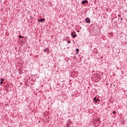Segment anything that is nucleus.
I'll return each instance as SVG.
<instances>
[{
	"label": "nucleus",
	"mask_w": 127,
	"mask_h": 127,
	"mask_svg": "<svg viewBox=\"0 0 127 127\" xmlns=\"http://www.w3.org/2000/svg\"><path fill=\"white\" fill-rule=\"evenodd\" d=\"M93 102L95 104H98V103H100L101 101L99 99H97V97H95L93 99Z\"/></svg>",
	"instance_id": "f257e3e1"
},
{
	"label": "nucleus",
	"mask_w": 127,
	"mask_h": 127,
	"mask_svg": "<svg viewBox=\"0 0 127 127\" xmlns=\"http://www.w3.org/2000/svg\"><path fill=\"white\" fill-rule=\"evenodd\" d=\"M85 21L86 23H91V20L90 19V18L87 17L85 19Z\"/></svg>",
	"instance_id": "f03ea898"
},
{
	"label": "nucleus",
	"mask_w": 127,
	"mask_h": 127,
	"mask_svg": "<svg viewBox=\"0 0 127 127\" xmlns=\"http://www.w3.org/2000/svg\"><path fill=\"white\" fill-rule=\"evenodd\" d=\"M86 3H88V0H83L81 2V4H86Z\"/></svg>",
	"instance_id": "7ed1b4c3"
},
{
	"label": "nucleus",
	"mask_w": 127,
	"mask_h": 127,
	"mask_svg": "<svg viewBox=\"0 0 127 127\" xmlns=\"http://www.w3.org/2000/svg\"><path fill=\"white\" fill-rule=\"evenodd\" d=\"M71 35L72 38H75V37H76L77 36V34H74V33H71Z\"/></svg>",
	"instance_id": "20e7f679"
},
{
	"label": "nucleus",
	"mask_w": 127,
	"mask_h": 127,
	"mask_svg": "<svg viewBox=\"0 0 127 127\" xmlns=\"http://www.w3.org/2000/svg\"><path fill=\"white\" fill-rule=\"evenodd\" d=\"M43 22V21H45V18H41L39 20H38V22Z\"/></svg>",
	"instance_id": "39448f33"
},
{
	"label": "nucleus",
	"mask_w": 127,
	"mask_h": 127,
	"mask_svg": "<svg viewBox=\"0 0 127 127\" xmlns=\"http://www.w3.org/2000/svg\"><path fill=\"white\" fill-rule=\"evenodd\" d=\"M44 52H48V51H49V49L46 48V49H45L44 50Z\"/></svg>",
	"instance_id": "423d86ee"
},
{
	"label": "nucleus",
	"mask_w": 127,
	"mask_h": 127,
	"mask_svg": "<svg viewBox=\"0 0 127 127\" xmlns=\"http://www.w3.org/2000/svg\"><path fill=\"white\" fill-rule=\"evenodd\" d=\"M75 51L77 52L76 54H78L79 53V49H76Z\"/></svg>",
	"instance_id": "0eeeda50"
},
{
	"label": "nucleus",
	"mask_w": 127,
	"mask_h": 127,
	"mask_svg": "<svg viewBox=\"0 0 127 127\" xmlns=\"http://www.w3.org/2000/svg\"><path fill=\"white\" fill-rule=\"evenodd\" d=\"M18 37H19L20 39H21V38H23V37H22V35H19L18 36Z\"/></svg>",
	"instance_id": "6e6552de"
},
{
	"label": "nucleus",
	"mask_w": 127,
	"mask_h": 127,
	"mask_svg": "<svg viewBox=\"0 0 127 127\" xmlns=\"http://www.w3.org/2000/svg\"><path fill=\"white\" fill-rule=\"evenodd\" d=\"M0 81L2 82H4V79L3 78H0Z\"/></svg>",
	"instance_id": "1a4fd4ad"
},
{
	"label": "nucleus",
	"mask_w": 127,
	"mask_h": 127,
	"mask_svg": "<svg viewBox=\"0 0 127 127\" xmlns=\"http://www.w3.org/2000/svg\"><path fill=\"white\" fill-rule=\"evenodd\" d=\"M69 126H70V124H66L67 127H69Z\"/></svg>",
	"instance_id": "9d476101"
},
{
	"label": "nucleus",
	"mask_w": 127,
	"mask_h": 127,
	"mask_svg": "<svg viewBox=\"0 0 127 127\" xmlns=\"http://www.w3.org/2000/svg\"><path fill=\"white\" fill-rule=\"evenodd\" d=\"M113 114H117V112H116V111H113Z\"/></svg>",
	"instance_id": "9b49d317"
},
{
	"label": "nucleus",
	"mask_w": 127,
	"mask_h": 127,
	"mask_svg": "<svg viewBox=\"0 0 127 127\" xmlns=\"http://www.w3.org/2000/svg\"><path fill=\"white\" fill-rule=\"evenodd\" d=\"M67 43H68V44L71 43V41H67Z\"/></svg>",
	"instance_id": "f8f14e48"
},
{
	"label": "nucleus",
	"mask_w": 127,
	"mask_h": 127,
	"mask_svg": "<svg viewBox=\"0 0 127 127\" xmlns=\"http://www.w3.org/2000/svg\"><path fill=\"white\" fill-rule=\"evenodd\" d=\"M121 14H119V15H118V17H121Z\"/></svg>",
	"instance_id": "ddd939ff"
},
{
	"label": "nucleus",
	"mask_w": 127,
	"mask_h": 127,
	"mask_svg": "<svg viewBox=\"0 0 127 127\" xmlns=\"http://www.w3.org/2000/svg\"><path fill=\"white\" fill-rule=\"evenodd\" d=\"M120 19H121V20H123V18H119L118 20H120Z\"/></svg>",
	"instance_id": "4468645a"
},
{
	"label": "nucleus",
	"mask_w": 127,
	"mask_h": 127,
	"mask_svg": "<svg viewBox=\"0 0 127 127\" xmlns=\"http://www.w3.org/2000/svg\"><path fill=\"white\" fill-rule=\"evenodd\" d=\"M30 17L31 19H33V17H32V16H30Z\"/></svg>",
	"instance_id": "2eb2a0df"
},
{
	"label": "nucleus",
	"mask_w": 127,
	"mask_h": 127,
	"mask_svg": "<svg viewBox=\"0 0 127 127\" xmlns=\"http://www.w3.org/2000/svg\"><path fill=\"white\" fill-rule=\"evenodd\" d=\"M0 84H3V81H0Z\"/></svg>",
	"instance_id": "dca6fc26"
},
{
	"label": "nucleus",
	"mask_w": 127,
	"mask_h": 127,
	"mask_svg": "<svg viewBox=\"0 0 127 127\" xmlns=\"http://www.w3.org/2000/svg\"><path fill=\"white\" fill-rule=\"evenodd\" d=\"M68 123V124H71V121H69Z\"/></svg>",
	"instance_id": "f3484780"
},
{
	"label": "nucleus",
	"mask_w": 127,
	"mask_h": 127,
	"mask_svg": "<svg viewBox=\"0 0 127 127\" xmlns=\"http://www.w3.org/2000/svg\"><path fill=\"white\" fill-rule=\"evenodd\" d=\"M30 23H32V21H30Z\"/></svg>",
	"instance_id": "a211bd4d"
},
{
	"label": "nucleus",
	"mask_w": 127,
	"mask_h": 127,
	"mask_svg": "<svg viewBox=\"0 0 127 127\" xmlns=\"http://www.w3.org/2000/svg\"><path fill=\"white\" fill-rule=\"evenodd\" d=\"M73 33H76V32H75V31H73Z\"/></svg>",
	"instance_id": "6ab92c4d"
},
{
	"label": "nucleus",
	"mask_w": 127,
	"mask_h": 127,
	"mask_svg": "<svg viewBox=\"0 0 127 127\" xmlns=\"http://www.w3.org/2000/svg\"><path fill=\"white\" fill-rule=\"evenodd\" d=\"M77 31V32H79V30H78V31Z\"/></svg>",
	"instance_id": "aec40b11"
},
{
	"label": "nucleus",
	"mask_w": 127,
	"mask_h": 127,
	"mask_svg": "<svg viewBox=\"0 0 127 127\" xmlns=\"http://www.w3.org/2000/svg\"><path fill=\"white\" fill-rule=\"evenodd\" d=\"M66 38H69V37H66Z\"/></svg>",
	"instance_id": "412c9836"
},
{
	"label": "nucleus",
	"mask_w": 127,
	"mask_h": 127,
	"mask_svg": "<svg viewBox=\"0 0 127 127\" xmlns=\"http://www.w3.org/2000/svg\"><path fill=\"white\" fill-rule=\"evenodd\" d=\"M80 28H82V27H80Z\"/></svg>",
	"instance_id": "4be33fe9"
}]
</instances>
